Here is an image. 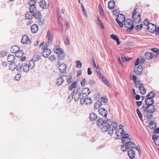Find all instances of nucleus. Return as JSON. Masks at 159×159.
Returning a JSON list of instances; mask_svg holds the SVG:
<instances>
[{"mask_svg": "<svg viewBox=\"0 0 159 159\" xmlns=\"http://www.w3.org/2000/svg\"><path fill=\"white\" fill-rule=\"evenodd\" d=\"M42 16L40 13L39 11L34 13V17H35L36 20H40L41 19Z\"/></svg>", "mask_w": 159, "mask_h": 159, "instance_id": "nucleus-24", "label": "nucleus"}, {"mask_svg": "<svg viewBox=\"0 0 159 159\" xmlns=\"http://www.w3.org/2000/svg\"><path fill=\"white\" fill-rule=\"evenodd\" d=\"M86 83V80L85 78H83L82 80L81 81V85L83 86L84 87V85Z\"/></svg>", "mask_w": 159, "mask_h": 159, "instance_id": "nucleus-55", "label": "nucleus"}, {"mask_svg": "<svg viewBox=\"0 0 159 159\" xmlns=\"http://www.w3.org/2000/svg\"><path fill=\"white\" fill-rule=\"evenodd\" d=\"M143 71V69L142 66L139 65L135 67L134 71L136 74L140 75L142 73Z\"/></svg>", "mask_w": 159, "mask_h": 159, "instance_id": "nucleus-10", "label": "nucleus"}, {"mask_svg": "<svg viewBox=\"0 0 159 159\" xmlns=\"http://www.w3.org/2000/svg\"><path fill=\"white\" fill-rule=\"evenodd\" d=\"M116 19H118V20H120L121 21L124 22L125 20V16L123 14H120L117 16V17Z\"/></svg>", "mask_w": 159, "mask_h": 159, "instance_id": "nucleus-35", "label": "nucleus"}, {"mask_svg": "<svg viewBox=\"0 0 159 159\" xmlns=\"http://www.w3.org/2000/svg\"><path fill=\"white\" fill-rule=\"evenodd\" d=\"M21 42L24 44H30L31 42V40L29 39L27 35H23L22 37Z\"/></svg>", "mask_w": 159, "mask_h": 159, "instance_id": "nucleus-8", "label": "nucleus"}, {"mask_svg": "<svg viewBox=\"0 0 159 159\" xmlns=\"http://www.w3.org/2000/svg\"><path fill=\"white\" fill-rule=\"evenodd\" d=\"M156 123L154 121H151L149 123V127L152 129H154L155 127V124Z\"/></svg>", "mask_w": 159, "mask_h": 159, "instance_id": "nucleus-36", "label": "nucleus"}, {"mask_svg": "<svg viewBox=\"0 0 159 159\" xmlns=\"http://www.w3.org/2000/svg\"><path fill=\"white\" fill-rule=\"evenodd\" d=\"M30 11L32 12H34L36 10V8L35 5H30Z\"/></svg>", "mask_w": 159, "mask_h": 159, "instance_id": "nucleus-46", "label": "nucleus"}, {"mask_svg": "<svg viewBox=\"0 0 159 159\" xmlns=\"http://www.w3.org/2000/svg\"><path fill=\"white\" fill-rule=\"evenodd\" d=\"M115 20L121 27H123V24L122 23V22H123V21H121L120 20H119L118 19H116Z\"/></svg>", "mask_w": 159, "mask_h": 159, "instance_id": "nucleus-50", "label": "nucleus"}, {"mask_svg": "<svg viewBox=\"0 0 159 159\" xmlns=\"http://www.w3.org/2000/svg\"><path fill=\"white\" fill-rule=\"evenodd\" d=\"M97 21H98V24L100 26V27L102 29H104V27L103 26V23L101 22V20H100L99 17L98 16L97 17Z\"/></svg>", "mask_w": 159, "mask_h": 159, "instance_id": "nucleus-42", "label": "nucleus"}, {"mask_svg": "<svg viewBox=\"0 0 159 159\" xmlns=\"http://www.w3.org/2000/svg\"><path fill=\"white\" fill-rule=\"evenodd\" d=\"M67 66L65 63L60 64V74H66L67 72L66 71Z\"/></svg>", "mask_w": 159, "mask_h": 159, "instance_id": "nucleus-9", "label": "nucleus"}, {"mask_svg": "<svg viewBox=\"0 0 159 159\" xmlns=\"http://www.w3.org/2000/svg\"><path fill=\"white\" fill-rule=\"evenodd\" d=\"M7 53L6 52L2 51L0 53V57H3L7 55Z\"/></svg>", "mask_w": 159, "mask_h": 159, "instance_id": "nucleus-57", "label": "nucleus"}, {"mask_svg": "<svg viewBox=\"0 0 159 159\" xmlns=\"http://www.w3.org/2000/svg\"><path fill=\"white\" fill-rule=\"evenodd\" d=\"M151 50L153 52L156 53L157 54H159V50L156 48H153L151 49Z\"/></svg>", "mask_w": 159, "mask_h": 159, "instance_id": "nucleus-58", "label": "nucleus"}, {"mask_svg": "<svg viewBox=\"0 0 159 159\" xmlns=\"http://www.w3.org/2000/svg\"><path fill=\"white\" fill-rule=\"evenodd\" d=\"M34 59H32L29 62V64L28 65L30 69H33L34 66Z\"/></svg>", "mask_w": 159, "mask_h": 159, "instance_id": "nucleus-30", "label": "nucleus"}, {"mask_svg": "<svg viewBox=\"0 0 159 159\" xmlns=\"http://www.w3.org/2000/svg\"><path fill=\"white\" fill-rule=\"evenodd\" d=\"M21 75L18 73L15 76L14 79L16 81L19 80L21 78Z\"/></svg>", "mask_w": 159, "mask_h": 159, "instance_id": "nucleus-52", "label": "nucleus"}, {"mask_svg": "<svg viewBox=\"0 0 159 159\" xmlns=\"http://www.w3.org/2000/svg\"><path fill=\"white\" fill-rule=\"evenodd\" d=\"M139 90L140 93L142 95H144L146 92L145 88L143 86H140L139 87Z\"/></svg>", "mask_w": 159, "mask_h": 159, "instance_id": "nucleus-32", "label": "nucleus"}, {"mask_svg": "<svg viewBox=\"0 0 159 159\" xmlns=\"http://www.w3.org/2000/svg\"><path fill=\"white\" fill-rule=\"evenodd\" d=\"M7 59L8 62H13L15 61V57L13 55L9 54L8 56Z\"/></svg>", "mask_w": 159, "mask_h": 159, "instance_id": "nucleus-22", "label": "nucleus"}, {"mask_svg": "<svg viewBox=\"0 0 159 159\" xmlns=\"http://www.w3.org/2000/svg\"><path fill=\"white\" fill-rule=\"evenodd\" d=\"M72 94L71 93L69 96L68 99L67 101L69 102L71 101L72 99Z\"/></svg>", "mask_w": 159, "mask_h": 159, "instance_id": "nucleus-64", "label": "nucleus"}, {"mask_svg": "<svg viewBox=\"0 0 159 159\" xmlns=\"http://www.w3.org/2000/svg\"><path fill=\"white\" fill-rule=\"evenodd\" d=\"M64 43L66 45L68 46L69 45L70 42L68 38H67L65 40Z\"/></svg>", "mask_w": 159, "mask_h": 159, "instance_id": "nucleus-62", "label": "nucleus"}, {"mask_svg": "<svg viewBox=\"0 0 159 159\" xmlns=\"http://www.w3.org/2000/svg\"><path fill=\"white\" fill-rule=\"evenodd\" d=\"M84 102L86 105H91L92 102V100L91 98L88 97L84 99Z\"/></svg>", "mask_w": 159, "mask_h": 159, "instance_id": "nucleus-31", "label": "nucleus"}, {"mask_svg": "<svg viewBox=\"0 0 159 159\" xmlns=\"http://www.w3.org/2000/svg\"><path fill=\"white\" fill-rule=\"evenodd\" d=\"M142 28V25L140 24L136 26L135 27V29L137 30L138 31L140 30Z\"/></svg>", "mask_w": 159, "mask_h": 159, "instance_id": "nucleus-54", "label": "nucleus"}, {"mask_svg": "<svg viewBox=\"0 0 159 159\" xmlns=\"http://www.w3.org/2000/svg\"><path fill=\"white\" fill-rule=\"evenodd\" d=\"M77 83V82L76 81L74 82L73 84L69 87V90L71 91L73 88H74V89L75 90V88L77 87H75Z\"/></svg>", "mask_w": 159, "mask_h": 159, "instance_id": "nucleus-39", "label": "nucleus"}, {"mask_svg": "<svg viewBox=\"0 0 159 159\" xmlns=\"http://www.w3.org/2000/svg\"><path fill=\"white\" fill-rule=\"evenodd\" d=\"M30 69L27 64H26L23 66V71L26 73Z\"/></svg>", "mask_w": 159, "mask_h": 159, "instance_id": "nucleus-44", "label": "nucleus"}, {"mask_svg": "<svg viewBox=\"0 0 159 159\" xmlns=\"http://www.w3.org/2000/svg\"><path fill=\"white\" fill-rule=\"evenodd\" d=\"M145 102L147 106H152L154 103V101L152 98L148 97L145 99Z\"/></svg>", "mask_w": 159, "mask_h": 159, "instance_id": "nucleus-11", "label": "nucleus"}, {"mask_svg": "<svg viewBox=\"0 0 159 159\" xmlns=\"http://www.w3.org/2000/svg\"><path fill=\"white\" fill-rule=\"evenodd\" d=\"M54 51L55 53L58 55V57H60V46H56L54 48Z\"/></svg>", "mask_w": 159, "mask_h": 159, "instance_id": "nucleus-34", "label": "nucleus"}, {"mask_svg": "<svg viewBox=\"0 0 159 159\" xmlns=\"http://www.w3.org/2000/svg\"><path fill=\"white\" fill-rule=\"evenodd\" d=\"M16 68V64L15 62L11 63V65L10 66V69L12 70H14Z\"/></svg>", "mask_w": 159, "mask_h": 159, "instance_id": "nucleus-40", "label": "nucleus"}, {"mask_svg": "<svg viewBox=\"0 0 159 159\" xmlns=\"http://www.w3.org/2000/svg\"><path fill=\"white\" fill-rule=\"evenodd\" d=\"M109 120L108 119L104 120V123L102 125L101 128V129L103 132H105L110 130V125H109Z\"/></svg>", "mask_w": 159, "mask_h": 159, "instance_id": "nucleus-3", "label": "nucleus"}, {"mask_svg": "<svg viewBox=\"0 0 159 159\" xmlns=\"http://www.w3.org/2000/svg\"><path fill=\"white\" fill-rule=\"evenodd\" d=\"M125 133V131L123 129L119 128L116 131V134L118 136H122Z\"/></svg>", "mask_w": 159, "mask_h": 159, "instance_id": "nucleus-16", "label": "nucleus"}, {"mask_svg": "<svg viewBox=\"0 0 159 159\" xmlns=\"http://www.w3.org/2000/svg\"><path fill=\"white\" fill-rule=\"evenodd\" d=\"M146 112L148 114H152L155 110V107L154 106L147 105L146 106Z\"/></svg>", "mask_w": 159, "mask_h": 159, "instance_id": "nucleus-7", "label": "nucleus"}, {"mask_svg": "<svg viewBox=\"0 0 159 159\" xmlns=\"http://www.w3.org/2000/svg\"><path fill=\"white\" fill-rule=\"evenodd\" d=\"M99 114L102 116L106 118L107 114V110L103 108H101L98 110Z\"/></svg>", "mask_w": 159, "mask_h": 159, "instance_id": "nucleus-12", "label": "nucleus"}, {"mask_svg": "<svg viewBox=\"0 0 159 159\" xmlns=\"http://www.w3.org/2000/svg\"><path fill=\"white\" fill-rule=\"evenodd\" d=\"M102 105V102L98 101L97 102L94 104V107L95 109H98Z\"/></svg>", "mask_w": 159, "mask_h": 159, "instance_id": "nucleus-37", "label": "nucleus"}, {"mask_svg": "<svg viewBox=\"0 0 159 159\" xmlns=\"http://www.w3.org/2000/svg\"><path fill=\"white\" fill-rule=\"evenodd\" d=\"M149 20L148 19H146L143 22V24L145 26H147V27H148V24H149L150 23H149Z\"/></svg>", "mask_w": 159, "mask_h": 159, "instance_id": "nucleus-56", "label": "nucleus"}, {"mask_svg": "<svg viewBox=\"0 0 159 159\" xmlns=\"http://www.w3.org/2000/svg\"><path fill=\"white\" fill-rule=\"evenodd\" d=\"M37 2L36 0H30L28 3L29 5H35Z\"/></svg>", "mask_w": 159, "mask_h": 159, "instance_id": "nucleus-48", "label": "nucleus"}, {"mask_svg": "<svg viewBox=\"0 0 159 159\" xmlns=\"http://www.w3.org/2000/svg\"><path fill=\"white\" fill-rule=\"evenodd\" d=\"M146 117L150 119H152L153 117L152 114H148L146 115Z\"/></svg>", "mask_w": 159, "mask_h": 159, "instance_id": "nucleus-60", "label": "nucleus"}, {"mask_svg": "<svg viewBox=\"0 0 159 159\" xmlns=\"http://www.w3.org/2000/svg\"><path fill=\"white\" fill-rule=\"evenodd\" d=\"M110 125V130L108 131V134L111 135L113 134V131L115 130L117 127V124L116 122H113L111 124L109 123Z\"/></svg>", "mask_w": 159, "mask_h": 159, "instance_id": "nucleus-4", "label": "nucleus"}, {"mask_svg": "<svg viewBox=\"0 0 159 159\" xmlns=\"http://www.w3.org/2000/svg\"><path fill=\"white\" fill-rule=\"evenodd\" d=\"M135 152L133 149H130L128 151V155L130 158H133L135 156Z\"/></svg>", "mask_w": 159, "mask_h": 159, "instance_id": "nucleus-18", "label": "nucleus"}, {"mask_svg": "<svg viewBox=\"0 0 159 159\" xmlns=\"http://www.w3.org/2000/svg\"><path fill=\"white\" fill-rule=\"evenodd\" d=\"M131 141L130 139L128 137V134H124V136L122 138V141L123 143L125 144V143L128 141Z\"/></svg>", "mask_w": 159, "mask_h": 159, "instance_id": "nucleus-15", "label": "nucleus"}, {"mask_svg": "<svg viewBox=\"0 0 159 159\" xmlns=\"http://www.w3.org/2000/svg\"><path fill=\"white\" fill-rule=\"evenodd\" d=\"M90 92V89L88 88H84L82 91V93L83 94L85 95L86 96L88 95Z\"/></svg>", "mask_w": 159, "mask_h": 159, "instance_id": "nucleus-28", "label": "nucleus"}, {"mask_svg": "<svg viewBox=\"0 0 159 159\" xmlns=\"http://www.w3.org/2000/svg\"><path fill=\"white\" fill-rule=\"evenodd\" d=\"M34 58L35 59L36 61H38L41 59V56L37 54H35L34 55Z\"/></svg>", "mask_w": 159, "mask_h": 159, "instance_id": "nucleus-51", "label": "nucleus"}, {"mask_svg": "<svg viewBox=\"0 0 159 159\" xmlns=\"http://www.w3.org/2000/svg\"><path fill=\"white\" fill-rule=\"evenodd\" d=\"M47 37L49 43H51L52 40V36L50 31L48 30L47 32Z\"/></svg>", "mask_w": 159, "mask_h": 159, "instance_id": "nucleus-23", "label": "nucleus"}, {"mask_svg": "<svg viewBox=\"0 0 159 159\" xmlns=\"http://www.w3.org/2000/svg\"><path fill=\"white\" fill-rule=\"evenodd\" d=\"M51 53V51L50 49H46L43 52L42 55L44 57L47 58Z\"/></svg>", "mask_w": 159, "mask_h": 159, "instance_id": "nucleus-19", "label": "nucleus"}, {"mask_svg": "<svg viewBox=\"0 0 159 159\" xmlns=\"http://www.w3.org/2000/svg\"><path fill=\"white\" fill-rule=\"evenodd\" d=\"M23 53L22 50L19 49L18 51L16 52L15 55L17 57H20L24 55Z\"/></svg>", "mask_w": 159, "mask_h": 159, "instance_id": "nucleus-33", "label": "nucleus"}, {"mask_svg": "<svg viewBox=\"0 0 159 159\" xmlns=\"http://www.w3.org/2000/svg\"><path fill=\"white\" fill-rule=\"evenodd\" d=\"M39 5L43 9H45L46 7V3L45 1L43 0H41L39 2Z\"/></svg>", "mask_w": 159, "mask_h": 159, "instance_id": "nucleus-29", "label": "nucleus"}, {"mask_svg": "<svg viewBox=\"0 0 159 159\" xmlns=\"http://www.w3.org/2000/svg\"><path fill=\"white\" fill-rule=\"evenodd\" d=\"M132 18L134 22L135 23H138L140 20L141 16L140 14H134V16H133V15H132Z\"/></svg>", "mask_w": 159, "mask_h": 159, "instance_id": "nucleus-14", "label": "nucleus"}, {"mask_svg": "<svg viewBox=\"0 0 159 159\" xmlns=\"http://www.w3.org/2000/svg\"><path fill=\"white\" fill-rule=\"evenodd\" d=\"M145 58L147 59H152L154 57V55L151 52H146L145 54Z\"/></svg>", "mask_w": 159, "mask_h": 159, "instance_id": "nucleus-26", "label": "nucleus"}, {"mask_svg": "<svg viewBox=\"0 0 159 159\" xmlns=\"http://www.w3.org/2000/svg\"><path fill=\"white\" fill-rule=\"evenodd\" d=\"M108 7L110 10L113 9L115 6V2L114 0H111L108 2Z\"/></svg>", "mask_w": 159, "mask_h": 159, "instance_id": "nucleus-17", "label": "nucleus"}, {"mask_svg": "<svg viewBox=\"0 0 159 159\" xmlns=\"http://www.w3.org/2000/svg\"><path fill=\"white\" fill-rule=\"evenodd\" d=\"M65 58V53L63 49L60 48V59L63 60Z\"/></svg>", "mask_w": 159, "mask_h": 159, "instance_id": "nucleus-43", "label": "nucleus"}, {"mask_svg": "<svg viewBox=\"0 0 159 159\" xmlns=\"http://www.w3.org/2000/svg\"><path fill=\"white\" fill-rule=\"evenodd\" d=\"M105 79V80H103V82L107 86H110V84L109 83L108 81L107 80L106 78H104Z\"/></svg>", "mask_w": 159, "mask_h": 159, "instance_id": "nucleus-61", "label": "nucleus"}, {"mask_svg": "<svg viewBox=\"0 0 159 159\" xmlns=\"http://www.w3.org/2000/svg\"><path fill=\"white\" fill-rule=\"evenodd\" d=\"M136 112L141 120L143 121L142 115L138 108L136 109Z\"/></svg>", "mask_w": 159, "mask_h": 159, "instance_id": "nucleus-45", "label": "nucleus"}, {"mask_svg": "<svg viewBox=\"0 0 159 159\" xmlns=\"http://www.w3.org/2000/svg\"><path fill=\"white\" fill-rule=\"evenodd\" d=\"M77 64L76 67L77 68H81L82 66V64L81 62L79 60H78L76 61Z\"/></svg>", "mask_w": 159, "mask_h": 159, "instance_id": "nucleus-53", "label": "nucleus"}, {"mask_svg": "<svg viewBox=\"0 0 159 159\" xmlns=\"http://www.w3.org/2000/svg\"><path fill=\"white\" fill-rule=\"evenodd\" d=\"M55 56L54 55H51L49 57V59L51 61H54L56 59Z\"/></svg>", "mask_w": 159, "mask_h": 159, "instance_id": "nucleus-59", "label": "nucleus"}, {"mask_svg": "<svg viewBox=\"0 0 159 159\" xmlns=\"http://www.w3.org/2000/svg\"><path fill=\"white\" fill-rule=\"evenodd\" d=\"M31 32L33 33H37L38 30V27L36 24L33 25L31 27Z\"/></svg>", "mask_w": 159, "mask_h": 159, "instance_id": "nucleus-20", "label": "nucleus"}, {"mask_svg": "<svg viewBox=\"0 0 159 159\" xmlns=\"http://www.w3.org/2000/svg\"><path fill=\"white\" fill-rule=\"evenodd\" d=\"M34 12L30 11L25 14V17L27 19H32L34 18Z\"/></svg>", "mask_w": 159, "mask_h": 159, "instance_id": "nucleus-13", "label": "nucleus"}, {"mask_svg": "<svg viewBox=\"0 0 159 159\" xmlns=\"http://www.w3.org/2000/svg\"><path fill=\"white\" fill-rule=\"evenodd\" d=\"M19 49V48L16 46H12L10 48L11 52L13 53H15Z\"/></svg>", "mask_w": 159, "mask_h": 159, "instance_id": "nucleus-25", "label": "nucleus"}, {"mask_svg": "<svg viewBox=\"0 0 159 159\" xmlns=\"http://www.w3.org/2000/svg\"><path fill=\"white\" fill-rule=\"evenodd\" d=\"M155 92L153 91H152L150 92L147 95V97H149L152 98H154L155 95Z\"/></svg>", "mask_w": 159, "mask_h": 159, "instance_id": "nucleus-41", "label": "nucleus"}, {"mask_svg": "<svg viewBox=\"0 0 159 159\" xmlns=\"http://www.w3.org/2000/svg\"><path fill=\"white\" fill-rule=\"evenodd\" d=\"M104 123V120L100 119L97 120L96 124L97 126H100L102 125Z\"/></svg>", "mask_w": 159, "mask_h": 159, "instance_id": "nucleus-38", "label": "nucleus"}, {"mask_svg": "<svg viewBox=\"0 0 159 159\" xmlns=\"http://www.w3.org/2000/svg\"><path fill=\"white\" fill-rule=\"evenodd\" d=\"M23 67L22 64H18V65H16V69L17 71H20L22 69Z\"/></svg>", "mask_w": 159, "mask_h": 159, "instance_id": "nucleus-47", "label": "nucleus"}, {"mask_svg": "<svg viewBox=\"0 0 159 159\" xmlns=\"http://www.w3.org/2000/svg\"><path fill=\"white\" fill-rule=\"evenodd\" d=\"M147 29L148 31L151 33H154L157 30V28L156 26L154 24L152 23L148 24Z\"/></svg>", "mask_w": 159, "mask_h": 159, "instance_id": "nucleus-5", "label": "nucleus"}, {"mask_svg": "<svg viewBox=\"0 0 159 159\" xmlns=\"http://www.w3.org/2000/svg\"><path fill=\"white\" fill-rule=\"evenodd\" d=\"M124 25L125 28H127L128 30L131 31L134 28V25L133 24L132 21L130 19H128L124 23Z\"/></svg>", "mask_w": 159, "mask_h": 159, "instance_id": "nucleus-2", "label": "nucleus"}, {"mask_svg": "<svg viewBox=\"0 0 159 159\" xmlns=\"http://www.w3.org/2000/svg\"><path fill=\"white\" fill-rule=\"evenodd\" d=\"M72 75H70L67 77V81L68 83H70L72 82L71 80L72 79Z\"/></svg>", "mask_w": 159, "mask_h": 159, "instance_id": "nucleus-49", "label": "nucleus"}, {"mask_svg": "<svg viewBox=\"0 0 159 159\" xmlns=\"http://www.w3.org/2000/svg\"><path fill=\"white\" fill-rule=\"evenodd\" d=\"M97 116L93 112L90 114L89 119L91 120H94L97 119Z\"/></svg>", "mask_w": 159, "mask_h": 159, "instance_id": "nucleus-27", "label": "nucleus"}, {"mask_svg": "<svg viewBox=\"0 0 159 159\" xmlns=\"http://www.w3.org/2000/svg\"><path fill=\"white\" fill-rule=\"evenodd\" d=\"M121 150L123 151V152H125V151H126L128 150V149H126V147H125V145H122L121 146Z\"/></svg>", "mask_w": 159, "mask_h": 159, "instance_id": "nucleus-63", "label": "nucleus"}, {"mask_svg": "<svg viewBox=\"0 0 159 159\" xmlns=\"http://www.w3.org/2000/svg\"><path fill=\"white\" fill-rule=\"evenodd\" d=\"M80 88L76 87L75 88V90L72 93V98L75 101H77L81 97V91H80Z\"/></svg>", "mask_w": 159, "mask_h": 159, "instance_id": "nucleus-1", "label": "nucleus"}, {"mask_svg": "<svg viewBox=\"0 0 159 159\" xmlns=\"http://www.w3.org/2000/svg\"><path fill=\"white\" fill-rule=\"evenodd\" d=\"M110 37L114 40L116 41L118 45H119L120 44V41L117 35L114 34H112L110 35Z\"/></svg>", "mask_w": 159, "mask_h": 159, "instance_id": "nucleus-21", "label": "nucleus"}, {"mask_svg": "<svg viewBox=\"0 0 159 159\" xmlns=\"http://www.w3.org/2000/svg\"><path fill=\"white\" fill-rule=\"evenodd\" d=\"M125 147L126 149H131L134 148L135 147V144L130 141H128L125 143Z\"/></svg>", "mask_w": 159, "mask_h": 159, "instance_id": "nucleus-6", "label": "nucleus"}]
</instances>
